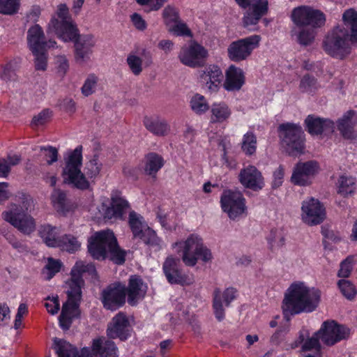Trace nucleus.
Instances as JSON below:
<instances>
[{
  "label": "nucleus",
  "mask_w": 357,
  "mask_h": 357,
  "mask_svg": "<svg viewBox=\"0 0 357 357\" xmlns=\"http://www.w3.org/2000/svg\"><path fill=\"white\" fill-rule=\"evenodd\" d=\"M65 165L62 170L64 183L85 190L90 188V179L98 176L102 168V163L97 155H94L84 167V172L81 171L82 165V146H78L74 150L67 152L64 157Z\"/></svg>",
  "instance_id": "obj_1"
},
{
  "label": "nucleus",
  "mask_w": 357,
  "mask_h": 357,
  "mask_svg": "<svg viewBox=\"0 0 357 357\" xmlns=\"http://www.w3.org/2000/svg\"><path fill=\"white\" fill-rule=\"evenodd\" d=\"M84 273L95 275L96 271L94 265L83 261H77L71 270L70 279L66 282L69 287L66 292L68 300L63 303L59 317V326L63 330L69 329L75 315L82 297V287L84 284L82 275Z\"/></svg>",
  "instance_id": "obj_2"
},
{
  "label": "nucleus",
  "mask_w": 357,
  "mask_h": 357,
  "mask_svg": "<svg viewBox=\"0 0 357 357\" xmlns=\"http://www.w3.org/2000/svg\"><path fill=\"white\" fill-rule=\"evenodd\" d=\"M321 301V291L304 282H296L287 289L282 302L284 314H298L314 311Z\"/></svg>",
  "instance_id": "obj_3"
},
{
  "label": "nucleus",
  "mask_w": 357,
  "mask_h": 357,
  "mask_svg": "<svg viewBox=\"0 0 357 357\" xmlns=\"http://www.w3.org/2000/svg\"><path fill=\"white\" fill-rule=\"evenodd\" d=\"M88 250L95 259L103 260L108 257L116 264H123L126 260V252L119 246L110 230L96 232L91 236L88 241Z\"/></svg>",
  "instance_id": "obj_4"
},
{
  "label": "nucleus",
  "mask_w": 357,
  "mask_h": 357,
  "mask_svg": "<svg viewBox=\"0 0 357 357\" xmlns=\"http://www.w3.org/2000/svg\"><path fill=\"white\" fill-rule=\"evenodd\" d=\"M32 203L33 200L29 196L22 195L2 212V219L20 231L26 234H31L36 229L33 218L27 213L31 207Z\"/></svg>",
  "instance_id": "obj_5"
},
{
  "label": "nucleus",
  "mask_w": 357,
  "mask_h": 357,
  "mask_svg": "<svg viewBox=\"0 0 357 357\" xmlns=\"http://www.w3.org/2000/svg\"><path fill=\"white\" fill-rule=\"evenodd\" d=\"M172 247L177 248L178 253H181V259L188 266H195L198 260L208 263L213 259L211 251L197 234H191L185 240L174 243Z\"/></svg>",
  "instance_id": "obj_6"
},
{
  "label": "nucleus",
  "mask_w": 357,
  "mask_h": 357,
  "mask_svg": "<svg viewBox=\"0 0 357 357\" xmlns=\"http://www.w3.org/2000/svg\"><path fill=\"white\" fill-rule=\"evenodd\" d=\"M352 46L349 32L341 25L328 31L322 41V48L326 54L339 60L351 54Z\"/></svg>",
  "instance_id": "obj_7"
},
{
  "label": "nucleus",
  "mask_w": 357,
  "mask_h": 357,
  "mask_svg": "<svg viewBox=\"0 0 357 357\" xmlns=\"http://www.w3.org/2000/svg\"><path fill=\"white\" fill-rule=\"evenodd\" d=\"M282 146L291 155L301 154L305 149V134L299 124L286 123L278 127Z\"/></svg>",
  "instance_id": "obj_8"
},
{
  "label": "nucleus",
  "mask_w": 357,
  "mask_h": 357,
  "mask_svg": "<svg viewBox=\"0 0 357 357\" xmlns=\"http://www.w3.org/2000/svg\"><path fill=\"white\" fill-rule=\"evenodd\" d=\"M220 203L222 211L231 220H239L248 215L246 199L243 193L238 190L230 189L223 190Z\"/></svg>",
  "instance_id": "obj_9"
},
{
  "label": "nucleus",
  "mask_w": 357,
  "mask_h": 357,
  "mask_svg": "<svg viewBox=\"0 0 357 357\" xmlns=\"http://www.w3.org/2000/svg\"><path fill=\"white\" fill-rule=\"evenodd\" d=\"M291 20L297 27H309L317 29L324 26L326 18L320 10L308 6L294 8L291 14Z\"/></svg>",
  "instance_id": "obj_10"
},
{
  "label": "nucleus",
  "mask_w": 357,
  "mask_h": 357,
  "mask_svg": "<svg viewBox=\"0 0 357 357\" xmlns=\"http://www.w3.org/2000/svg\"><path fill=\"white\" fill-rule=\"evenodd\" d=\"M261 39L259 35H252L231 42L227 47L228 58L234 62L247 60L259 47Z\"/></svg>",
  "instance_id": "obj_11"
},
{
  "label": "nucleus",
  "mask_w": 357,
  "mask_h": 357,
  "mask_svg": "<svg viewBox=\"0 0 357 357\" xmlns=\"http://www.w3.org/2000/svg\"><path fill=\"white\" fill-rule=\"evenodd\" d=\"M208 56V51L204 46L192 40L181 48L178 58L183 65L197 68L204 64Z\"/></svg>",
  "instance_id": "obj_12"
},
{
  "label": "nucleus",
  "mask_w": 357,
  "mask_h": 357,
  "mask_svg": "<svg viewBox=\"0 0 357 357\" xmlns=\"http://www.w3.org/2000/svg\"><path fill=\"white\" fill-rule=\"evenodd\" d=\"M301 218L308 226L321 224L326 218V209L322 203L314 197H307L301 203Z\"/></svg>",
  "instance_id": "obj_13"
},
{
  "label": "nucleus",
  "mask_w": 357,
  "mask_h": 357,
  "mask_svg": "<svg viewBox=\"0 0 357 357\" xmlns=\"http://www.w3.org/2000/svg\"><path fill=\"white\" fill-rule=\"evenodd\" d=\"M126 296V286L121 282H114L102 289L100 300L105 309L114 311L124 305Z\"/></svg>",
  "instance_id": "obj_14"
},
{
  "label": "nucleus",
  "mask_w": 357,
  "mask_h": 357,
  "mask_svg": "<svg viewBox=\"0 0 357 357\" xmlns=\"http://www.w3.org/2000/svg\"><path fill=\"white\" fill-rule=\"evenodd\" d=\"M319 333L322 342L328 346H332L349 337L350 330L343 325L337 324L335 321H326L322 324Z\"/></svg>",
  "instance_id": "obj_15"
},
{
  "label": "nucleus",
  "mask_w": 357,
  "mask_h": 357,
  "mask_svg": "<svg viewBox=\"0 0 357 357\" xmlns=\"http://www.w3.org/2000/svg\"><path fill=\"white\" fill-rule=\"evenodd\" d=\"M179 262V259L172 256L167 257L164 261L162 269L167 281L171 284H191L193 282L192 277L182 273Z\"/></svg>",
  "instance_id": "obj_16"
},
{
  "label": "nucleus",
  "mask_w": 357,
  "mask_h": 357,
  "mask_svg": "<svg viewBox=\"0 0 357 357\" xmlns=\"http://www.w3.org/2000/svg\"><path fill=\"white\" fill-rule=\"evenodd\" d=\"M319 170V166L316 161L298 162L294 167L291 181L294 184L298 185H310Z\"/></svg>",
  "instance_id": "obj_17"
},
{
  "label": "nucleus",
  "mask_w": 357,
  "mask_h": 357,
  "mask_svg": "<svg viewBox=\"0 0 357 357\" xmlns=\"http://www.w3.org/2000/svg\"><path fill=\"white\" fill-rule=\"evenodd\" d=\"M238 181L244 188L253 191H259L265 185L261 172L252 165L245 166L240 170Z\"/></svg>",
  "instance_id": "obj_18"
},
{
  "label": "nucleus",
  "mask_w": 357,
  "mask_h": 357,
  "mask_svg": "<svg viewBox=\"0 0 357 357\" xmlns=\"http://www.w3.org/2000/svg\"><path fill=\"white\" fill-rule=\"evenodd\" d=\"M48 31L54 33L63 42L75 40L81 35L73 21L59 22L58 19L52 17L48 24Z\"/></svg>",
  "instance_id": "obj_19"
},
{
  "label": "nucleus",
  "mask_w": 357,
  "mask_h": 357,
  "mask_svg": "<svg viewBox=\"0 0 357 357\" xmlns=\"http://www.w3.org/2000/svg\"><path fill=\"white\" fill-rule=\"evenodd\" d=\"M96 43V38L92 34H83L77 37L74 43L75 61L79 64L89 61Z\"/></svg>",
  "instance_id": "obj_20"
},
{
  "label": "nucleus",
  "mask_w": 357,
  "mask_h": 357,
  "mask_svg": "<svg viewBox=\"0 0 357 357\" xmlns=\"http://www.w3.org/2000/svg\"><path fill=\"white\" fill-rule=\"evenodd\" d=\"M223 73L220 68L215 64L206 66L200 72L199 81L209 92H217L223 80Z\"/></svg>",
  "instance_id": "obj_21"
},
{
  "label": "nucleus",
  "mask_w": 357,
  "mask_h": 357,
  "mask_svg": "<svg viewBox=\"0 0 357 357\" xmlns=\"http://www.w3.org/2000/svg\"><path fill=\"white\" fill-rule=\"evenodd\" d=\"M129 208L130 204L121 192L113 190L111 193L110 206L107 208L105 217L109 220H123Z\"/></svg>",
  "instance_id": "obj_22"
},
{
  "label": "nucleus",
  "mask_w": 357,
  "mask_h": 357,
  "mask_svg": "<svg viewBox=\"0 0 357 357\" xmlns=\"http://www.w3.org/2000/svg\"><path fill=\"white\" fill-rule=\"evenodd\" d=\"M130 326L127 316L123 312L116 314L109 323L107 330L109 338L126 340L130 333Z\"/></svg>",
  "instance_id": "obj_23"
},
{
  "label": "nucleus",
  "mask_w": 357,
  "mask_h": 357,
  "mask_svg": "<svg viewBox=\"0 0 357 357\" xmlns=\"http://www.w3.org/2000/svg\"><path fill=\"white\" fill-rule=\"evenodd\" d=\"M236 295L237 290L234 287H228L222 293L220 289L214 290L213 307L218 321H222L225 318V310L222 301L223 300L226 306H229L231 302L236 299Z\"/></svg>",
  "instance_id": "obj_24"
},
{
  "label": "nucleus",
  "mask_w": 357,
  "mask_h": 357,
  "mask_svg": "<svg viewBox=\"0 0 357 357\" xmlns=\"http://www.w3.org/2000/svg\"><path fill=\"white\" fill-rule=\"evenodd\" d=\"M27 42L32 52H37L40 50H47L54 47L56 44V42L52 40H45L43 30L38 24H35L29 29Z\"/></svg>",
  "instance_id": "obj_25"
},
{
  "label": "nucleus",
  "mask_w": 357,
  "mask_h": 357,
  "mask_svg": "<svg viewBox=\"0 0 357 357\" xmlns=\"http://www.w3.org/2000/svg\"><path fill=\"white\" fill-rule=\"evenodd\" d=\"M268 10V0H252L249 9L245 13L243 21L245 27L256 25Z\"/></svg>",
  "instance_id": "obj_26"
},
{
  "label": "nucleus",
  "mask_w": 357,
  "mask_h": 357,
  "mask_svg": "<svg viewBox=\"0 0 357 357\" xmlns=\"http://www.w3.org/2000/svg\"><path fill=\"white\" fill-rule=\"evenodd\" d=\"M147 286L142 278L137 275H132L129 279L128 287L126 289L128 294V303L130 305H135L139 301L146 295Z\"/></svg>",
  "instance_id": "obj_27"
},
{
  "label": "nucleus",
  "mask_w": 357,
  "mask_h": 357,
  "mask_svg": "<svg viewBox=\"0 0 357 357\" xmlns=\"http://www.w3.org/2000/svg\"><path fill=\"white\" fill-rule=\"evenodd\" d=\"M143 124L147 130L158 137L167 136L171 130L167 121L157 115L145 116Z\"/></svg>",
  "instance_id": "obj_28"
},
{
  "label": "nucleus",
  "mask_w": 357,
  "mask_h": 357,
  "mask_svg": "<svg viewBox=\"0 0 357 357\" xmlns=\"http://www.w3.org/2000/svg\"><path fill=\"white\" fill-rule=\"evenodd\" d=\"M245 83V75L243 70L231 65L225 73L224 88L229 91H238Z\"/></svg>",
  "instance_id": "obj_29"
},
{
  "label": "nucleus",
  "mask_w": 357,
  "mask_h": 357,
  "mask_svg": "<svg viewBox=\"0 0 357 357\" xmlns=\"http://www.w3.org/2000/svg\"><path fill=\"white\" fill-rule=\"evenodd\" d=\"M337 128L344 138H355L357 136V114L353 111L347 112L338 121Z\"/></svg>",
  "instance_id": "obj_30"
},
{
  "label": "nucleus",
  "mask_w": 357,
  "mask_h": 357,
  "mask_svg": "<svg viewBox=\"0 0 357 357\" xmlns=\"http://www.w3.org/2000/svg\"><path fill=\"white\" fill-rule=\"evenodd\" d=\"M55 349L59 357H93L89 349L84 348L80 353L69 342L63 340H54Z\"/></svg>",
  "instance_id": "obj_31"
},
{
  "label": "nucleus",
  "mask_w": 357,
  "mask_h": 357,
  "mask_svg": "<svg viewBox=\"0 0 357 357\" xmlns=\"http://www.w3.org/2000/svg\"><path fill=\"white\" fill-rule=\"evenodd\" d=\"M307 131L312 135L332 132L334 123L329 119H322L309 115L305 121Z\"/></svg>",
  "instance_id": "obj_32"
},
{
  "label": "nucleus",
  "mask_w": 357,
  "mask_h": 357,
  "mask_svg": "<svg viewBox=\"0 0 357 357\" xmlns=\"http://www.w3.org/2000/svg\"><path fill=\"white\" fill-rule=\"evenodd\" d=\"M344 27L349 32L351 43L357 47V10L351 8L346 9L342 15Z\"/></svg>",
  "instance_id": "obj_33"
},
{
  "label": "nucleus",
  "mask_w": 357,
  "mask_h": 357,
  "mask_svg": "<svg viewBox=\"0 0 357 357\" xmlns=\"http://www.w3.org/2000/svg\"><path fill=\"white\" fill-rule=\"evenodd\" d=\"M210 122L211 123H224L230 119L232 111L225 102L219 101L212 103L210 107Z\"/></svg>",
  "instance_id": "obj_34"
},
{
  "label": "nucleus",
  "mask_w": 357,
  "mask_h": 357,
  "mask_svg": "<svg viewBox=\"0 0 357 357\" xmlns=\"http://www.w3.org/2000/svg\"><path fill=\"white\" fill-rule=\"evenodd\" d=\"M308 331L305 329H302L299 332V335L297 340L295 342L292 347L295 348L298 346L301 343H303L302 345V350L304 351L316 350L320 351L321 344L319 340L321 339L320 333L319 331L315 332L312 336L308 337Z\"/></svg>",
  "instance_id": "obj_35"
},
{
  "label": "nucleus",
  "mask_w": 357,
  "mask_h": 357,
  "mask_svg": "<svg viewBox=\"0 0 357 357\" xmlns=\"http://www.w3.org/2000/svg\"><path fill=\"white\" fill-rule=\"evenodd\" d=\"M38 234L47 246L56 248L60 245L61 236H60L61 230L59 227L44 225L39 228Z\"/></svg>",
  "instance_id": "obj_36"
},
{
  "label": "nucleus",
  "mask_w": 357,
  "mask_h": 357,
  "mask_svg": "<svg viewBox=\"0 0 357 357\" xmlns=\"http://www.w3.org/2000/svg\"><path fill=\"white\" fill-rule=\"evenodd\" d=\"M93 352L100 357H115L117 348L114 343L105 337L94 340L92 347Z\"/></svg>",
  "instance_id": "obj_37"
},
{
  "label": "nucleus",
  "mask_w": 357,
  "mask_h": 357,
  "mask_svg": "<svg viewBox=\"0 0 357 357\" xmlns=\"http://www.w3.org/2000/svg\"><path fill=\"white\" fill-rule=\"evenodd\" d=\"M291 36L296 37L298 43L307 46L311 45L317 36L316 29L309 27H297L291 31Z\"/></svg>",
  "instance_id": "obj_38"
},
{
  "label": "nucleus",
  "mask_w": 357,
  "mask_h": 357,
  "mask_svg": "<svg viewBox=\"0 0 357 357\" xmlns=\"http://www.w3.org/2000/svg\"><path fill=\"white\" fill-rule=\"evenodd\" d=\"M128 224L135 238H139L149 228L144 218L133 211L129 213Z\"/></svg>",
  "instance_id": "obj_39"
},
{
  "label": "nucleus",
  "mask_w": 357,
  "mask_h": 357,
  "mask_svg": "<svg viewBox=\"0 0 357 357\" xmlns=\"http://www.w3.org/2000/svg\"><path fill=\"white\" fill-rule=\"evenodd\" d=\"M337 192L343 197L352 195L356 189V178L343 174L339 176L336 183Z\"/></svg>",
  "instance_id": "obj_40"
},
{
  "label": "nucleus",
  "mask_w": 357,
  "mask_h": 357,
  "mask_svg": "<svg viewBox=\"0 0 357 357\" xmlns=\"http://www.w3.org/2000/svg\"><path fill=\"white\" fill-rule=\"evenodd\" d=\"M164 163V159L161 155L155 153H150L146 155L144 159V172L150 176H155L163 167Z\"/></svg>",
  "instance_id": "obj_41"
},
{
  "label": "nucleus",
  "mask_w": 357,
  "mask_h": 357,
  "mask_svg": "<svg viewBox=\"0 0 357 357\" xmlns=\"http://www.w3.org/2000/svg\"><path fill=\"white\" fill-rule=\"evenodd\" d=\"M286 234L282 227L271 229L268 241L272 251L278 250L284 245Z\"/></svg>",
  "instance_id": "obj_42"
},
{
  "label": "nucleus",
  "mask_w": 357,
  "mask_h": 357,
  "mask_svg": "<svg viewBox=\"0 0 357 357\" xmlns=\"http://www.w3.org/2000/svg\"><path fill=\"white\" fill-rule=\"evenodd\" d=\"M51 202L55 210L59 213H65L70 208L66 193L59 189L54 190Z\"/></svg>",
  "instance_id": "obj_43"
},
{
  "label": "nucleus",
  "mask_w": 357,
  "mask_h": 357,
  "mask_svg": "<svg viewBox=\"0 0 357 357\" xmlns=\"http://www.w3.org/2000/svg\"><path fill=\"white\" fill-rule=\"evenodd\" d=\"M190 107L196 114L202 115L205 114L210 106L206 98L199 93L195 94L190 99Z\"/></svg>",
  "instance_id": "obj_44"
},
{
  "label": "nucleus",
  "mask_w": 357,
  "mask_h": 357,
  "mask_svg": "<svg viewBox=\"0 0 357 357\" xmlns=\"http://www.w3.org/2000/svg\"><path fill=\"white\" fill-rule=\"evenodd\" d=\"M139 238L155 251L161 250L164 245L162 241L150 227Z\"/></svg>",
  "instance_id": "obj_45"
},
{
  "label": "nucleus",
  "mask_w": 357,
  "mask_h": 357,
  "mask_svg": "<svg viewBox=\"0 0 357 357\" xmlns=\"http://www.w3.org/2000/svg\"><path fill=\"white\" fill-rule=\"evenodd\" d=\"M21 160L18 155H8L6 158L0 159V177L6 178L12 167L17 165Z\"/></svg>",
  "instance_id": "obj_46"
},
{
  "label": "nucleus",
  "mask_w": 357,
  "mask_h": 357,
  "mask_svg": "<svg viewBox=\"0 0 357 357\" xmlns=\"http://www.w3.org/2000/svg\"><path fill=\"white\" fill-rule=\"evenodd\" d=\"M61 266L62 263L60 260L48 257L47 264L43 269V275L46 280H50L60 271Z\"/></svg>",
  "instance_id": "obj_47"
},
{
  "label": "nucleus",
  "mask_w": 357,
  "mask_h": 357,
  "mask_svg": "<svg viewBox=\"0 0 357 357\" xmlns=\"http://www.w3.org/2000/svg\"><path fill=\"white\" fill-rule=\"evenodd\" d=\"M241 149L246 154L251 155L254 154L257 149V137L252 132H246L242 139Z\"/></svg>",
  "instance_id": "obj_48"
},
{
  "label": "nucleus",
  "mask_w": 357,
  "mask_h": 357,
  "mask_svg": "<svg viewBox=\"0 0 357 357\" xmlns=\"http://www.w3.org/2000/svg\"><path fill=\"white\" fill-rule=\"evenodd\" d=\"M319 88L317 79L310 75H304L300 82L299 89L303 93H313Z\"/></svg>",
  "instance_id": "obj_49"
},
{
  "label": "nucleus",
  "mask_w": 357,
  "mask_h": 357,
  "mask_svg": "<svg viewBox=\"0 0 357 357\" xmlns=\"http://www.w3.org/2000/svg\"><path fill=\"white\" fill-rule=\"evenodd\" d=\"M81 243L73 236L65 235L61 237L60 245L58 247L69 252H74L80 248Z\"/></svg>",
  "instance_id": "obj_50"
},
{
  "label": "nucleus",
  "mask_w": 357,
  "mask_h": 357,
  "mask_svg": "<svg viewBox=\"0 0 357 357\" xmlns=\"http://www.w3.org/2000/svg\"><path fill=\"white\" fill-rule=\"evenodd\" d=\"M98 77L95 74H89L81 88L82 93L87 97L94 93L98 87Z\"/></svg>",
  "instance_id": "obj_51"
},
{
  "label": "nucleus",
  "mask_w": 357,
  "mask_h": 357,
  "mask_svg": "<svg viewBox=\"0 0 357 357\" xmlns=\"http://www.w3.org/2000/svg\"><path fill=\"white\" fill-rule=\"evenodd\" d=\"M21 0H0V13L7 15L16 14L20 8Z\"/></svg>",
  "instance_id": "obj_52"
},
{
  "label": "nucleus",
  "mask_w": 357,
  "mask_h": 357,
  "mask_svg": "<svg viewBox=\"0 0 357 357\" xmlns=\"http://www.w3.org/2000/svg\"><path fill=\"white\" fill-rule=\"evenodd\" d=\"M126 63L134 75L138 76L143 71V60L140 56L135 54H130L127 56Z\"/></svg>",
  "instance_id": "obj_53"
},
{
  "label": "nucleus",
  "mask_w": 357,
  "mask_h": 357,
  "mask_svg": "<svg viewBox=\"0 0 357 357\" xmlns=\"http://www.w3.org/2000/svg\"><path fill=\"white\" fill-rule=\"evenodd\" d=\"M356 263L354 255L348 256L340 264V269L337 272L339 278H348L351 275L354 264Z\"/></svg>",
  "instance_id": "obj_54"
},
{
  "label": "nucleus",
  "mask_w": 357,
  "mask_h": 357,
  "mask_svg": "<svg viewBox=\"0 0 357 357\" xmlns=\"http://www.w3.org/2000/svg\"><path fill=\"white\" fill-rule=\"evenodd\" d=\"M337 285L343 296L347 299L354 298L357 294L355 286L347 280H340Z\"/></svg>",
  "instance_id": "obj_55"
},
{
  "label": "nucleus",
  "mask_w": 357,
  "mask_h": 357,
  "mask_svg": "<svg viewBox=\"0 0 357 357\" xmlns=\"http://www.w3.org/2000/svg\"><path fill=\"white\" fill-rule=\"evenodd\" d=\"M40 156L50 165L58 160V150L53 146H40Z\"/></svg>",
  "instance_id": "obj_56"
},
{
  "label": "nucleus",
  "mask_w": 357,
  "mask_h": 357,
  "mask_svg": "<svg viewBox=\"0 0 357 357\" xmlns=\"http://www.w3.org/2000/svg\"><path fill=\"white\" fill-rule=\"evenodd\" d=\"M47 50H40L37 52H32L35 56V67L38 70H45L47 68Z\"/></svg>",
  "instance_id": "obj_57"
},
{
  "label": "nucleus",
  "mask_w": 357,
  "mask_h": 357,
  "mask_svg": "<svg viewBox=\"0 0 357 357\" xmlns=\"http://www.w3.org/2000/svg\"><path fill=\"white\" fill-rule=\"evenodd\" d=\"M162 16L166 24L177 22L179 16L177 10L170 6H167L162 13Z\"/></svg>",
  "instance_id": "obj_58"
},
{
  "label": "nucleus",
  "mask_w": 357,
  "mask_h": 357,
  "mask_svg": "<svg viewBox=\"0 0 357 357\" xmlns=\"http://www.w3.org/2000/svg\"><path fill=\"white\" fill-rule=\"evenodd\" d=\"M169 31L178 36H192V32L186 24L178 22V20L175 22V25Z\"/></svg>",
  "instance_id": "obj_59"
},
{
  "label": "nucleus",
  "mask_w": 357,
  "mask_h": 357,
  "mask_svg": "<svg viewBox=\"0 0 357 357\" xmlns=\"http://www.w3.org/2000/svg\"><path fill=\"white\" fill-rule=\"evenodd\" d=\"M17 66V62L15 61H10L6 63L3 67L0 77L3 80H10L14 75L15 68Z\"/></svg>",
  "instance_id": "obj_60"
},
{
  "label": "nucleus",
  "mask_w": 357,
  "mask_h": 357,
  "mask_svg": "<svg viewBox=\"0 0 357 357\" xmlns=\"http://www.w3.org/2000/svg\"><path fill=\"white\" fill-rule=\"evenodd\" d=\"M51 116V111L48 109H44L38 114L33 116L31 124L34 126H43L50 121Z\"/></svg>",
  "instance_id": "obj_61"
},
{
  "label": "nucleus",
  "mask_w": 357,
  "mask_h": 357,
  "mask_svg": "<svg viewBox=\"0 0 357 357\" xmlns=\"http://www.w3.org/2000/svg\"><path fill=\"white\" fill-rule=\"evenodd\" d=\"M46 301H47L45 303V307L47 312L52 315L57 314L60 308L58 296L52 297L48 296Z\"/></svg>",
  "instance_id": "obj_62"
},
{
  "label": "nucleus",
  "mask_w": 357,
  "mask_h": 357,
  "mask_svg": "<svg viewBox=\"0 0 357 357\" xmlns=\"http://www.w3.org/2000/svg\"><path fill=\"white\" fill-rule=\"evenodd\" d=\"M55 65L58 73L64 75L69 68V63L64 55H59L55 59Z\"/></svg>",
  "instance_id": "obj_63"
},
{
  "label": "nucleus",
  "mask_w": 357,
  "mask_h": 357,
  "mask_svg": "<svg viewBox=\"0 0 357 357\" xmlns=\"http://www.w3.org/2000/svg\"><path fill=\"white\" fill-rule=\"evenodd\" d=\"M58 19L59 22H64V21H72L69 15V10L66 4L61 3L58 6L56 16H53Z\"/></svg>",
  "instance_id": "obj_64"
}]
</instances>
